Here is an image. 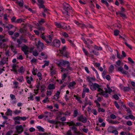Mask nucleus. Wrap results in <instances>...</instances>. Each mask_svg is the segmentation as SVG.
Returning <instances> with one entry per match:
<instances>
[{"label": "nucleus", "mask_w": 135, "mask_h": 135, "mask_svg": "<svg viewBox=\"0 0 135 135\" xmlns=\"http://www.w3.org/2000/svg\"><path fill=\"white\" fill-rule=\"evenodd\" d=\"M64 10V12H62L63 14L66 15L67 16L69 15V12H72V8L70 5L66 3H64L63 4Z\"/></svg>", "instance_id": "obj_1"}, {"label": "nucleus", "mask_w": 135, "mask_h": 135, "mask_svg": "<svg viewBox=\"0 0 135 135\" xmlns=\"http://www.w3.org/2000/svg\"><path fill=\"white\" fill-rule=\"evenodd\" d=\"M67 124L69 126H73L71 127H70V129L71 128L73 131L74 135H79L80 134V132L77 131L78 129L77 128L74 126V125H75V124L74 122L72 121H71L70 122H67Z\"/></svg>", "instance_id": "obj_2"}, {"label": "nucleus", "mask_w": 135, "mask_h": 135, "mask_svg": "<svg viewBox=\"0 0 135 135\" xmlns=\"http://www.w3.org/2000/svg\"><path fill=\"white\" fill-rule=\"evenodd\" d=\"M47 42L48 45H50V46L59 47L60 45V41L57 39L55 40L52 42L50 41H47Z\"/></svg>", "instance_id": "obj_3"}, {"label": "nucleus", "mask_w": 135, "mask_h": 135, "mask_svg": "<svg viewBox=\"0 0 135 135\" xmlns=\"http://www.w3.org/2000/svg\"><path fill=\"white\" fill-rule=\"evenodd\" d=\"M70 63L67 61L65 60H61L59 62V63L58 64L57 66L59 67H61L63 66L65 67L68 65Z\"/></svg>", "instance_id": "obj_4"}, {"label": "nucleus", "mask_w": 135, "mask_h": 135, "mask_svg": "<svg viewBox=\"0 0 135 135\" xmlns=\"http://www.w3.org/2000/svg\"><path fill=\"white\" fill-rule=\"evenodd\" d=\"M36 46L39 52H40L43 50L44 45L43 43L41 42L40 41H38V43L36 44Z\"/></svg>", "instance_id": "obj_5"}, {"label": "nucleus", "mask_w": 135, "mask_h": 135, "mask_svg": "<svg viewBox=\"0 0 135 135\" xmlns=\"http://www.w3.org/2000/svg\"><path fill=\"white\" fill-rule=\"evenodd\" d=\"M90 89L92 91H94L97 90V88L99 87V85L97 83H92V84L89 85Z\"/></svg>", "instance_id": "obj_6"}, {"label": "nucleus", "mask_w": 135, "mask_h": 135, "mask_svg": "<svg viewBox=\"0 0 135 135\" xmlns=\"http://www.w3.org/2000/svg\"><path fill=\"white\" fill-rule=\"evenodd\" d=\"M16 133H17L18 134H21L23 131V128L21 125L17 126L16 127Z\"/></svg>", "instance_id": "obj_7"}, {"label": "nucleus", "mask_w": 135, "mask_h": 135, "mask_svg": "<svg viewBox=\"0 0 135 135\" xmlns=\"http://www.w3.org/2000/svg\"><path fill=\"white\" fill-rule=\"evenodd\" d=\"M48 122L51 123L55 124L56 125H57L59 123V126H63L65 125V124L66 123L65 122H62L58 121H54L51 120H49Z\"/></svg>", "instance_id": "obj_8"}, {"label": "nucleus", "mask_w": 135, "mask_h": 135, "mask_svg": "<svg viewBox=\"0 0 135 135\" xmlns=\"http://www.w3.org/2000/svg\"><path fill=\"white\" fill-rule=\"evenodd\" d=\"M78 120L80 122L85 123L87 122V119L83 115H81L78 117Z\"/></svg>", "instance_id": "obj_9"}, {"label": "nucleus", "mask_w": 135, "mask_h": 135, "mask_svg": "<svg viewBox=\"0 0 135 135\" xmlns=\"http://www.w3.org/2000/svg\"><path fill=\"white\" fill-rule=\"evenodd\" d=\"M8 61V57L6 58L4 57L2 60L0 61V65H3L5 64H7V61Z\"/></svg>", "instance_id": "obj_10"}, {"label": "nucleus", "mask_w": 135, "mask_h": 135, "mask_svg": "<svg viewBox=\"0 0 135 135\" xmlns=\"http://www.w3.org/2000/svg\"><path fill=\"white\" fill-rule=\"evenodd\" d=\"M66 50V47L64 46L61 48V50H59V51H60V53L62 54L65 52Z\"/></svg>", "instance_id": "obj_11"}, {"label": "nucleus", "mask_w": 135, "mask_h": 135, "mask_svg": "<svg viewBox=\"0 0 135 135\" xmlns=\"http://www.w3.org/2000/svg\"><path fill=\"white\" fill-rule=\"evenodd\" d=\"M12 111L9 109H8L7 110L6 113V115L7 116L10 115L12 116Z\"/></svg>", "instance_id": "obj_12"}, {"label": "nucleus", "mask_w": 135, "mask_h": 135, "mask_svg": "<svg viewBox=\"0 0 135 135\" xmlns=\"http://www.w3.org/2000/svg\"><path fill=\"white\" fill-rule=\"evenodd\" d=\"M99 94L100 95H102L104 97L107 98L108 97V95L106 93H105L104 91H102L101 93H99Z\"/></svg>", "instance_id": "obj_13"}, {"label": "nucleus", "mask_w": 135, "mask_h": 135, "mask_svg": "<svg viewBox=\"0 0 135 135\" xmlns=\"http://www.w3.org/2000/svg\"><path fill=\"white\" fill-rule=\"evenodd\" d=\"M78 110L77 109H76L74 111V114L73 116L75 118L77 117L78 114Z\"/></svg>", "instance_id": "obj_14"}, {"label": "nucleus", "mask_w": 135, "mask_h": 135, "mask_svg": "<svg viewBox=\"0 0 135 135\" xmlns=\"http://www.w3.org/2000/svg\"><path fill=\"white\" fill-rule=\"evenodd\" d=\"M76 83L74 81L69 83L68 85V87L69 88H70V87L73 86L74 85L76 84Z\"/></svg>", "instance_id": "obj_15"}, {"label": "nucleus", "mask_w": 135, "mask_h": 135, "mask_svg": "<svg viewBox=\"0 0 135 135\" xmlns=\"http://www.w3.org/2000/svg\"><path fill=\"white\" fill-rule=\"evenodd\" d=\"M48 88L49 89H54L55 88L54 85L53 84H50L48 86Z\"/></svg>", "instance_id": "obj_16"}, {"label": "nucleus", "mask_w": 135, "mask_h": 135, "mask_svg": "<svg viewBox=\"0 0 135 135\" xmlns=\"http://www.w3.org/2000/svg\"><path fill=\"white\" fill-rule=\"evenodd\" d=\"M25 71V70L24 69L23 67V66H21V67L20 69H19L18 71L19 72L22 74Z\"/></svg>", "instance_id": "obj_17"}, {"label": "nucleus", "mask_w": 135, "mask_h": 135, "mask_svg": "<svg viewBox=\"0 0 135 135\" xmlns=\"http://www.w3.org/2000/svg\"><path fill=\"white\" fill-rule=\"evenodd\" d=\"M108 121L109 123H112L113 124H118L119 123V122L118 121H114L111 120H108Z\"/></svg>", "instance_id": "obj_18"}, {"label": "nucleus", "mask_w": 135, "mask_h": 135, "mask_svg": "<svg viewBox=\"0 0 135 135\" xmlns=\"http://www.w3.org/2000/svg\"><path fill=\"white\" fill-rule=\"evenodd\" d=\"M38 25V29L39 30L41 31H44L45 30V28L42 27L40 24H38V23H37Z\"/></svg>", "instance_id": "obj_19"}, {"label": "nucleus", "mask_w": 135, "mask_h": 135, "mask_svg": "<svg viewBox=\"0 0 135 135\" xmlns=\"http://www.w3.org/2000/svg\"><path fill=\"white\" fill-rule=\"evenodd\" d=\"M55 25L58 28H62L63 27V26H62L60 23H58L57 22H55Z\"/></svg>", "instance_id": "obj_20"}, {"label": "nucleus", "mask_w": 135, "mask_h": 135, "mask_svg": "<svg viewBox=\"0 0 135 135\" xmlns=\"http://www.w3.org/2000/svg\"><path fill=\"white\" fill-rule=\"evenodd\" d=\"M38 129L39 131L42 132H44V129L41 126H39L36 127Z\"/></svg>", "instance_id": "obj_21"}, {"label": "nucleus", "mask_w": 135, "mask_h": 135, "mask_svg": "<svg viewBox=\"0 0 135 135\" xmlns=\"http://www.w3.org/2000/svg\"><path fill=\"white\" fill-rule=\"evenodd\" d=\"M114 69V67L113 65H111L109 68V72L112 73Z\"/></svg>", "instance_id": "obj_22"}, {"label": "nucleus", "mask_w": 135, "mask_h": 135, "mask_svg": "<svg viewBox=\"0 0 135 135\" xmlns=\"http://www.w3.org/2000/svg\"><path fill=\"white\" fill-rule=\"evenodd\" d=\"M28 46L25 45L22 47L21 48V50L23 51H27L28 50Z\"/></svg>", "instance_id": "obj_23"}, {"label": "nucleus", "mask_w": 135, "mask_h": 135, "mask_svg": "<svg viewBox=\"0 0 135 135\" xmlns=\"http://www.w3.org/2000/svg\"><path fill=\"white\" fill-rule=\"evenodd\" d=\"M24 20L22 18H20L17 20L16 22H15V23H20L21 22H24Z\"/></svg>", "instance_id": "obj_24"}, {"label": "nucleus", "mask_w": 135, "mask_h": 135, "mask_svg": "<svg viewBox=\"0 0 135 135\" xmlns=\"http://www.w3.org/2000/svg\"><path fill=\"white\" fill-rule=\"evenodd\" d=\"M101 1L102 3L104 4L107 7L109 6V3L107 2L106 0H101Z\"/></svg>", "instance_id": "obj_25"}, {"label": "nucleus", "mask_w": 135, "mask_h": 135, "mask_svg": "<svg viewBox=\"0 0 135 135\" xmlns=\"http://www.w3.org/2000/svg\"><path fill=\"white\" fill-rule=\"evenodd\" d=\"M69 53L68 51H66L62 55L63 56L65 57H66L67 58H68L69 56Z\"/></svg>", "instance_id": "obj_26"}, {"label": "nucleus", "mask_w": 135, "mask_h": 135, "mask_svg": "<svg viewBox=\"0 0 135 135\" xmlns=\"http://www.w3.org/2000/svg\"><path fill=\"white\" fill-rule=\"evenodd\" d=\"M117 51V57L118 58L121 59H122L123 58V57L122 55H120V54L119 53V52L118 51V50H116Z\"/></svg>", "instance_id": "obj_27"}, {"label": "nucleus", "mask_w": 135, "mask_h": 135, "mask_svg": "<svg viewBox=\"0 0 135 135\" xmlns=\"http://www.w3.org/2000/svg\"><path fill=\"white\" fill-rule=\"evenodd\" d=\"M119 32V31L118 30H115L114 31V35L115 36H117L118 35Z\"/></svg>", "instance_id": "obj_28"}, {"label": "nucleus", "mask_w": 135, "mask_h": 135, "mask_svg": "<svg viewBox=\"0 0 135 135\" xmlns=\"http://www.w3.org/2000/svg\"><path fill=\"white\" fill-rule=\"evenodd\" d=\"M44 33H43V34L41 35V37L47 43V41H49L47 40L45 37L44 36L43 34Z\"/></svg>", "instance_id": "obj_29"}, {"label": "nucleus", "mask_w": 135, "mask_h": 135, "mask_svg": "<svg viewBox=\"0 0 135 135\" xmlns=\"http://www.w3.org/2000/svg\"><path fill=\"white\" fill-rule=\"evenodd\" d=\"M83 91L85 93H89V90L88 88L84 87L83 89Z\"/></svg>", "instance_id": "obj_30"}, {"label": "nucleus", "mask_w": 135, "mask_h": 135, "mask_svg": "<svg viewBox=\"0 0 135 135\" xmlns=\"http://www.w3.org/2000/svg\"><path fill=\"white\" fill-rule=\"evenodd\" d=\"M94 47L95 49H97L98 50H102V48L101 47H98L96 45L94 46Z\"/></svg>", "instance_id": "obj_31"}, {"label": "nucleus", "mask_w": 135, "mask_h": 135, "mask_svg": "<svg viewBox=\"0 0 135 135\" xmlns=\"http://www.w3.org/2000/svg\"><path fill=\"white\" fill-rule=\"evenodd\" d=\"M23 79V78L22 76H20L18 78H17V80L20 82H22Z\"/></svg>", "instance_id": "obj_32"}, {"label": "nucleus", "mask_w": 135, "mask_h": 135, "mask_svg": "<svg viewBox=\"0 0 135 135\" xmlns=\"http://www.w3.org/2000/svg\"><path fill=\"white\" fill-rule=\"evenodd\" d=\"M130 89V88L128 87H125L123 88L124 91H129Z\"/></svg>", "instance_id": "obj_33"}, {"label": "nucleus", "mask_w": 135, "mask_h": 135, "mask_svg": "<svg viewBox=\"0 0 135 135\" xmlns=\"http://www.w3.org/2000/svg\"><path fill=\"white\" fill-rule=\"evenodd\" d=\"M17 67H18V66L16 64H13L12 66V68L13 70H16Z\"/></svg>", "instance_id": "obj_34"}, {"label": "nucleus", "mask_w": 135, "mask_h": 135, "mask_svg": "<svg viewBox=\"0 0 135 135\" xmlns=\"http://www.w3.org/2000/svg\"><path fill=\"white\" fill-rule=\"evenodd\" d=\"M98 111L99 112H105V110L99 107L98 109Z\"/></svg>", "instance_id": "obj_35"}, {"label": "nucleus", "mask_w": 135, "mask_h": 135, "mask_svg": "<svg viewBox=\"0 0 135 135\" xmlns=\"http://www.w3.org/2000/svg\"><path fill=\"white\" fill-rule=\"evenodd\" d=\"M68 41L70 43L71 45L73 47H74L75 46V45L74 44L73 42H72V41L71 40H70L69 39H68Z\"/></svg>", "instance_id": "obj_36"}, {"label": "nucleus", "mask_w": 135, "mask_h": 135, "mask_svg": "<svg viewBox=\"0 0 135 135\" xmlns=\"http://www.w3.org/2000/svg\"><path fill=\"white\" fill-rule=\"evenodd\" d=\"M16 3L20 7H22L23 6V4L21 2L18 1Z\"/></svg>", "instance_id": "obj_37"}, {"label": "nucleus", "mask_w": 135, "mask_h": 135, "mask_svg": "<svg viewBox=\"0 0 135 135\" xmlns=\"http://www.w3.org/2000/svg\"><path fill=\"white\" fill-rule=\"evenodd\" d=\"M83 50L86 55L87 56L89 54L88 52L84 48H83Z\"/></svg>", "instance_id": "obj_38"}, {"label": "nucleus", "mask_w": 135, "mask_h": 135, "mask_svg": "<svg viewBox=\"0 0 135 135\" xmlns=\"http://www.w3.org/2000/svg\"><path fill=\"white\" fill-rule=\"evenodd\" d=\"M41 92H42L44 90H45V86L42 85L41 86Z\"/></svg>", "instance_id": "obj_39"}, {"label": "nucleus", "mask_w": 135, "mask_h": 135, "mask_svg": "<svg viewBox=\"0 0 135 135\" xmlns=\"http://www.w3.org/2000/svg\"><path fill=\"white\" fill-rule=\"evenodd\" d=\"M125 44L131 50H132V47L130 45L128 44V43L126 42H124Z\"/></svg>", "instance_id": "obj_40"}, {"label": "nucleus", "mask_w": 135, "mask_h": 135, "mask_svg": "<svg viewBox=\"0 0 135 135\" xmlns=\"http://www.w3.org/2000/svg\"><path fill=\"white\" fill-rule=\"evenodd\" d=\"M114 105H115V106L116 107L117 109H118L119 108V104L117 103V102L116 101H115L114 102Z\"/></svg>", "instance_id": "obj_41"}, {"label": "nucleus", "mask_w": 135, "mask_h": 135, "mask_svg": "<svg viewBox=\"0 0 135 135\" xmlns=\"http://www.w3.org/2000/svg\"><path fill=\"white\" fill-rule=\"evenodd\" d=\"M113 96V98L116 100H118L119 98L117 94H115Z\"/></svg>", "instance_id": "obj_42"}, {"label": "nucleus", "mask_w": 135, "mask_h": 135, "mask_svg": "<svg viewBox=\"0 0 135 135\" xmlns=\"http://www.w3.org/2000/svg\"><path fill=\"white\" fill-rule=\"evenodd\" d=\"M120 16L123 18H125L126 17V15L123 13V12H120Z\"/></svg>", "instance_id": "obj_43"}, {"label": "nucleus", "mask_w": 135, "mask_h": 135, "mask_svg": "<svg viewBox=\"0 0 135 135\" xmlns=\"http://www.w3.org/2000/svg\"><path fill=\"white\" fill-rule=\"evenodd\" d=\"M129 117L132 119L134 120L135 119V117L132 114L129 115Z\"/></svg>", "instance_id": "obj_44"}, {"label": "nucleus", "mask_w": 135, "mask_h": 135, "mask_svg": "<svg viewBox=\"0 0 135 135\" xmlns=\"http://www.w3.org/2000/svg\"><path fill=\"white\" fill-rule=\"evenodd\" d=\"M38 5L39 6V8H45V6L44 5V4H38Z\"/></svg>", "instance_id": "obj_45"}, {"label": "nucleus", "mask_w": 135, "mask_h": 135, "mask_svg": "<svg viewBox=\"0 0 135 135\" xmlns=\"http://www.w3.org/2000/svg\"><path fill=\"white\" fill-rule=\"evenodd\" d=\"M51 70V75L55 74H56L55 71L54 70H52V69L51 68L50 69Z\"/></svg>", "instance_id": "obj_46"}, {"label": "nucleus", "mask_w": 135, "mask_h": 135, "mask_svg": "<svg viewBox=\"0 0 135 135\" xmlns=\"http://www.w3.org/2000/svg\"><path fill=\"white\" fill-rule=\"evenodd\" d=\"M66 135H72V132L70 129L67 132Z\"/></svg>", "instance_id": "obj_47"}, {"label": "nucleus", "mask_w": 135, "mask_h": 135, "mask_svg": "<svg viewBox=\"0 0 135 135\" xmlns=\"http://www.w3.org/2000/svg\"><path fill=\"white\" fill-rule=\"evenodd\" d=\"M28 99H30L31 100H34L33 98V95L31 93L30 94V97H28Z\"/></svg>", "instance_id": "obj_48"}, {"label": "nucleus", "mask_w": 135, "mask_h": 135, "mask_svg": "<svg viewBox=\"0 0 135 135\" xmlns=\"http://www.w3.org/2000/svg\"><path fill=\"white\" fill-rule=\"evenodd\" d=\"M128 60L130 61L132 64H134V62L132 60V59L130 57L128 58Z\"/></svg>", "instance_id": "obj_49"}, {"label": "nucleus", "mask_w": 135, "mask_h": 135, "mask_svg": "<svg viewBox=\"0 0 135 135\" xmlns=\"http://www.w3.org/2000/svg\"><path fill=\"white\" fill-rule=\"evenodd\" d=\"M37 135H48V134L46 133H37Z\"/></svg>", "instance_id": "obj_50"}, {"label": "nucleus", "mask_w": 135, "mask_h": 135, "mask_svg": "<svg viewBox=\"0 0 135 135\" xmlns=\"http://www.w3.org/2000/svg\"><path fill=\"white\" fill-rule=\"evenodd\" d=\"M111 133H115V135H117L118 134V131L116 130H113L112 131Z\"/></svg>", "instance_id": "obj_51"}, {"label": "nucleus", "mask_w": 135, "mask_h": 135, "mask_svg": "<svg viewBox=\"0 0 135 135\" xmlns=\"http://www.w3.org/2000/svg\"><path fill=\"white\" fill-rule=\"evenodd\" d=\"M123 68L122 67H119L118 69V71L119 72H121V73L123 70Z\"/></svg>", "instance_id": "obj_52"}, {"label": "nucleus", "mask_w": 135, "mask_h": 135, "mask_svg": "<svg viewBox=\"0 0 135 135\" xmlns=\"http://www.w3.org/2000/svg\"><path fill=\"white\" fill-rule=\"evenodd\" d=\"M64 113V115H70V111H68L66 112L65 113Z\"/></svg>", "instance_id": "obj_53"}, {"label": "nucleus", "mask_w": 135, "mask_h": 135, "mask_svg": "<svg viewBox=\"0 0 135 135\" xmlns=\"http://www.w3.org/2000/svg\"><path fill=\"white\" fill-rule=\"evenodd\" d=\"M67 83H65L63 84L61 86L60 89H62L64 87H65V86H66Z\"/></svg>", "instance_id": "obj_54"}, {"label": "nucleus", "mask_w": 135, "mask_h": 135, "mask_svg": "<svg viewBox=\"0 0 135 135\" xmlns=\"http://www.w3.org/2000/svg\"><path fill=\"white\" fill-rule=\"evenodd\" d=\"M13 132L12 131H8L7 132L6 134V135H11V134H12Z\"/></svg>", "instance_id": "obj_55"}, {"label": "nucleus", "mask_w": 135, "mask_h": 135, "mask_svg": "<svg viewBox=\"0 0 135 135\" xmlns=\"http://www.w3.org/2000/svg\"><path fill=\"white\" fill-rule=\"evenodd\" d=\"M66 77L67 75L65 73L62 76V80H64Z\"/></svg>", "instance_id": "obj_56"}, {"label": "nucleus", "mask_w": 135, "mask_h": 135, "mask_svg": "<svg viewBox=\"0 0 135 135\" xmlns=\"http://www.w3.org/2000/svg\"><path fill=\"white\" fill-rule=\"evenodd\" d=\"M70 63L67 66L66 68H67L68 69V70H69L71 71L73 69L71 67H70Z\"/></svg>", "instance_id": "obj_57"}, {"label": "nucleus", "mask_w": 135, "mask_h": 135, "mask_svg": "<svg viewBox=\"0 0 135 135\" xmlns=\"http://www.w3.org/2000/svg\"><path fill=\"white\" fill-rule=\"evenodd\" d=\"M110 118L113 119H115L116 118L115 115L114 114H112L110 116Z\"/></svg>", "instance_id": "obj_58"}, {"label": "nucleus", "mask_w": 135, "mask_h": 135, "mask_svg": "<svg viewBox=\"0 0 135 135\" xmlns=\"http://www.w3.org/2000/svg\"><path fill=\"white\" fill-rule=\"evenodd\" d=\"M80 98L78 97H76V98H75L79 102V103H82V102L80 100Z\"/></svg>", "instance_id": "obj_59"}, {"label": "nucleus", "mask_w": 135, "mask_h": 135, "mask_svg": "<svg viewBox=\"0 0 135 135\" xmlns=\"http://www.w3.org/2000/svg\"><path fill=\"white\" fill-rule=\"evenodd\" d=\"M33 55L35 56H37L38 55V54L37 51H33L32 52Z\"/></svg>", "instance_id": "obj_60"}, {"label": "nucleus", "mask_w": 135, "mask_h": 135, "mask_svg": "<svg viewBox=\"0 0 135 135\" xmlns=\"http://www.w3.org/2000/svg\"><path fill=\"white\" fill-rule=\"evenodd\" d=\"M48 37L49 39V41L51 42L52 40V36L51 35H49Z\"/></svg>", "instance_id": "obj_61"}, {"label": "nucleus", "mask_w": 135, "mask_h": 135, "mask_svg": "<svg viewBox=\"0 0 135 135\" xmlns=\"http://www.w3.org/2000/svg\"><path fill=\"white\" fill-rule=\"evenodd\" d=\"M92 52H93L95 55H99V53L98 52L93 50L92 51Z\"/></svg>", "instance_id": "obj_62"}, {"label": "nucleus", "mask_w": 135, "mask_h": 135, "mask_svg": "<svg viewBox=\"0 0 135 135\" xmlns=\"http://www.w3.org/2000/svg\"><path fill=\"white\" fill-rule=\"evenodd\" d=\"M37 2L39 4H44V2L42 0H37Z\"/></svg>", "instance_id": "obj_63"}, {"label": "nucleus", "mask_w": 135, "mask_h": 135, "mask_svg": "<svg viewBox=\"0 0 135 135\" xmlns=\"http://www.w3.org/2000/svg\"><path fill=\"white\" fill-rule=\"evenodd\" d=\"M126 124L127 125L129 126H131L132 124V122L130 120H129V121H128L127 122Z\"/></svg>", "instance_id": "obj_64"}]
</instances>
